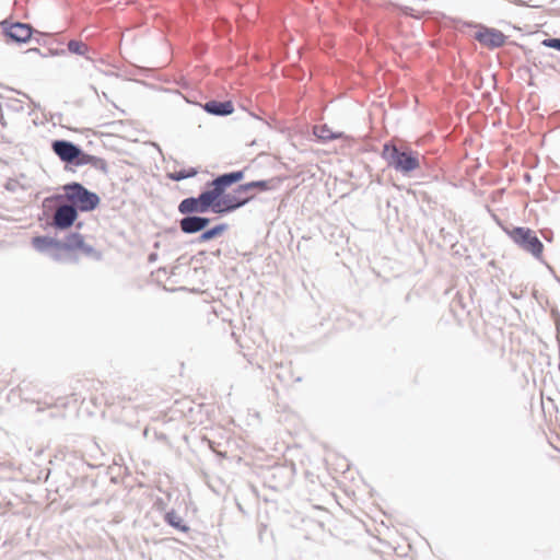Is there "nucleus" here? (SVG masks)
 I'll use <instances>...</instances> for the list:
<instances>
[{
  "label": "nucleus",
  "mask_w": 560,
  "mask_h": 560,
  "mask_svg": "<svg viewBox=\"0 0 560 560\" xmlns=\"http://www.w3.org/2000/svg\"><path fill=\"white\" fill-rule=\"evenodd\" d=\"M383 155L396 171L409 173L420 167L419 154L410 150L400 151L396 145L385 144Z\"/></svg>",
  "instance_id": "7ed1b4c3"
},
{
  "label": "nucleus",
  "mask_w": 560,
  "mask_h": 560,
  "mask_svg": "<svg viewBox=\"0 0 560 560\" xmlns=\"http://www.w3.org/2000/svg\"><path fill=\"white\" fill-rule=\"evenodd\" d=\"M281 180L279 178H272L269 180H255L237 187V194H245L254 188H258L259 190H269L273 189Z\"/></svg>",
  "instance_id": "1a4fd4ad"
},
{
  "label": "nucleus",
  "mask_w": 560,
  "mask_h": 560,
  "mask_svg": "<svg viewBox=\"0 0 560 560\" xmlns=\"http://www.w3.org/2000/svg\"><path fill=\"white\" fill-rule=\"evenodd\" d=\"M86 50L88 47L85 44L72 42V52H75L78 55H84Z\"/></svg>",
  "instance_id": "aec40b11"
},
{
  "label": "nucleus",
  "mask_w": 560,
  "mask_h": 560,
  "mask_svg": "<svg viewBox=\"0 0 560 560\" xmlns=\"http://www.w3.org/2000/svg\"><path fill=\"white\" fill-rule=\"evenodd\" d=\"M475 39L489 48H498L505 44L506 36L495 28L481 26L475 33Z\"/></svg>",
  "instance_id": "423d86ee"
},
{
  "label": "nucleus",
  "mask_w": 560,
  "mask_h": 560,
  "mask_svg": "<svg viewBox=\"0 0 560 560\" xmlns=\"http://www.w3.org/2000/svg\"><path fill=\"white\" fill-rule=\"evenodd\" d=\"M542 44H544L546 47H550V48H555V49L560 50V39H559V38L545 39V40L542 42Z\"/></svg>",
  "instance_id": "412c9836"
},
{
  "label": "nucleus",
  "mask_w": 560,
  "mask_h": 560,
  "mask_svg": "<svg viewBox=\"0 0 560 560\" xmlns=\"http://www.w3.org/2000/svg\"><path fill=\"white\" fill-rule=\"evenodd\" d=\"M313 133L322 140H332L340 137V135L334 133L326 126H315L313 129Z\"/></svg>",
  "instance_id": "f3484780"
},
{
  "label": "nucleus",
  "mask_w": 560,
  "mask_h": 560,
  "mask_svg": "<svg viewBox=\"0 0 560 560\" xmlns=\"http://www.w3.org/2000/svg\"><path fill=\"white\" fill-rule=\"evenodd\" d=\"M244 177L243 171L233 172L230 174H223L215 179H223V183L219 185L220 194L217 196L213 203V212L214 213H225L234 211L235 209L247 203L253 196H243V194H237L236 190L234 194H225V189Z\"/></svg>",
  "instance_id": "f257e3e1"
},
{
  "label": "nucleus",
  "mask_w": 560,
  "mask_h": 560,
  "mask_svg": "<svg viewBox=\"0 0 560 560\" xmlns=\"http://www.w3.org/2000/svg\"><path fill=\"white\" fill-rule=\"evenodd\" d=\"M54 224L61 229L70 226V205L58 206L54 217Z\"/></svg>",
  "instance_id": "ddd939ff"
},
{
  "label": "nucleus",
  "mask_w": 560,
  "mask_h": 560,
  "mask_svg": "<svg viewBox=\"0 0 560 560\" xmlns=\"http://www.w3.org/2000/svg\"><path fill=\"white\" fill-rule=\"evenodd\" d=\"M210 223V219L202 217H186L180 220V230L184 233L192 234L203 230Z\"/></svg>",
  "instance_id": "6e6552de"
},
{
  "label": "nucleus",
  "mask_w": 560,
  "mask_h": 560,
  "mask_svg": "<svg viewBox=\"0 0 560 560\" xmlns=\"http://www.w3.org/2000/svg\"><path fill=\"white\" fill-rule=\"evenodd\" d=\"M505 232L515 244L532 253L535 257H539L542 254V243L530 229L513 228L505 230Z\"/></svg>",
  "instance_id": "20e7f679"
},
{
  "label": "nucleus",
  "mask_w": 560,
  "mask_h": 560,
  "mask_svg": "<svg viewBox=\"0 0 560 560\" xmlns=\"http://www.w3.org/2000/svg\"><path fill=\"white\" fill-rule=\"evenodd\" d=\"M72 164H92L97 167H104L105 161L92 155L83 154L72 144Z\"/></svg>",
  "instance_id": "9b49d317"
},
{
  "label": "nucleus",
  "mask_w": 560,
  "mask_h": 560,
  "mask_svg": "<svg viewBox=\"0 0 560 560\" xmlns=\"http://www.w3.org/2000/svg\"><path fill=\"white\" fill-rule=\"evenodd\" d=\"M221 183H223V179H214L211 183V188L200 194L199 197H190L182 200L178 205V211L182 214L203 213L209 209L213 211V203L217 196L220 194L219 185Z\"/></svg>",
  "instance_id": "f03ea898"
},
{
  "label": "nucleus",
  "mask_w": 560,
  "mask_h": 560,
  "mask_svg": "<svg viewBox=\"0 0 560 560\" xmlns=\"http://www.w3.org/2000/svg\"><path fill=\"white\" fill-rule=\"evenodd\" d=\"M226 229H228L226 224L215 225L212 229L207 230L206 232H203L200 235V242H207V241H210V240H212V238H214L217 236H220L221 234H223L225 232Z\"/></svg>",
  "instance_id": "dca6fc26"
},
{
  "label": "nucleus",
  "mask_w": 560,
  "mask_h": 560,
  "mask_svg": "<svg viewBox=\"0 0 560 560\" xmlns=\"http://www.w3.org/2000/svg\"><path fill=\"white\" fill-rule=\"evenodd\" d=\"M196 174H197V171L195 168H187V170H180V171L167 173V177L173 180H182L185 178L192 177Z\"/></svg>",
  "instance_id": "a211bd4d"
},
{
  "label": "nucleus",
  "mask_w": 560,
  "mask_h": 560,
  "mask_svg": "<svg viewBox=\"0 0 560 560\" xmlns=\"http://www.w3.org/2000/svg\"><path fill=\"white\" fill-rule=\"evenodd\" d=\"M33 246L38 250H47V249H68L66 244H61L54 238L46 236H36L32 241Z\"/></svg>",
  "instance_id": "9d476101"
},
{
  "label": "nucleus",
  "mask_w": 560,
  "mask_h": 560,
  "mask_svg": "<svg viewBox=\"0 0 560 560\" xmlns=\"http://www.w3.org/2000/svg\"><path fill=\"white\" fill-rule=\"evenodd\" d=\"M205 109L213 115H230L234 110L232 102L210 101L205 104Z\"/></svg>",
  "instance_id": "f8f14e48"
},
{
  "label": "nucleus",
  "mask_w": 560,
  "mask_h": 560,
  "mask_svg": "<svg viewBox=\"0 0 560 560\" xmlns=\"http://www.w3.org/2000/svg\"><path fill=\"white\" fill-rule=\"evenodd\" d=\"M72 252L73 250H81V252H89L90 247L85 246L83 238L79 234L72 233Z\"/></svg>",
  "instance_id": "6ab92c4d"
},
{
  "label": "nucleus",
  "mask_w": 560,
  "mask_h": 560,
  "mask_svg": "<svg viewBox=\"0 0 560 560\" xmlns=\"http://www.w3.org/2000/svg\"><path fill=\"white\" fill-rule=\"evenodd\" d=\"M32 27L24 23H14L7 28L5 35L18 43H25L32 37Z\"/></svg>",
  "instance_id": "0eeeda50"
},
{
  "label": "nucleus",
  "mask_w": 560,
  "mask_h": 560,
  "mask_svg": "<svg viewBox=\"0 0 560 560\" xmlns=\"http://www.w3.org/2000/svg\"><path fill=\"white\" fill-rule=\"evenodd\" d=\"M52 149L63 161L70 162V142L55 141L52 143Z\"/></svg>",
  "instance_id": "2eb2a0df"
},
{
  "label": "nucleus",
  "mask_w": 560,
  "mask_h": 560,
  "mask_svg": "<svg viewBox=\"0 0 560 560\" xmlns=\"http://www.w3.org/2000/svg\"><path fill=\"white\" fill-rule=\"evenodd\" d=\"M165 521L173 526L174 528L187 533L189 530V527L185 525L184 520L182 516L176 513L175 511L167 512L165 515Z\"/></svg>",
  "instance_id": "4468645a"
},
{
  "label": "nucleus",
  "mask_w": 560,
  "mask_h": 560,
  "mask_svg": "<svg viewBox=\"0 0 560 560\" xmlns=\"http://www.w3.org/2000/svg\"><path fill=\"white\" fill-rule=\"evenodd\" d=\"M100 203V198L96 194L89 191L83 186L72 183V223L75 220V209L81 211L94 210Z\"/></svg>",
  "instance_id": "39448f33"
},
{
  "label": "nucleus",
  "mask_w": 560,
  "mask_h": 560,
  "mask_svg": "<svg viewBox=\"0 0 560 560\" xmlns=\"http://www.w3.org/2000/svg\"><path fill=\"white\" fill-rule=\"evenodd\" d=\"M58 199H59L58 197H56V198H48V199L45 200L44 206L45 207H50L51 203H57Z\"/></svg>",
  "instance_id": "4be33fe9"
}]
</instances>
